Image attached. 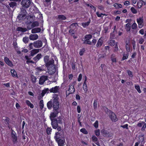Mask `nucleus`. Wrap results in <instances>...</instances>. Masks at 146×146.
<instances>
[{"instance_id":"c756f323","label":"nucleus","mask_w":146,"mask_h":146,"mask_svg":"<svg viewBox=\"0 0 146 146\" xmlns=\"http://www.w3.org/2000/svg\"><path fill=\"white\" fill-rule=\"evenodd\" d=\"M113 6L116 9L121 8L122 7V6L120 4L115 3L113 4Z\"/></svg>"},{"instance_id":"603ef678","label":"nucleus","mask_w":146,"mask_h":146,"mask_svg":"<svg viewBox=\"0 0 146 146\" xmlns=\"http://www.w3.org/2000/svg\"><path fill=\"white\" fill-rule=\"evenodd\" d=\"M52 129L48 127L46 129L47 133L48 134H50L51 132Z\"/></svg>"},{"instance_id":"c85d7f7f","label":"nucleus","mask_w":146,"mask_h":146,"mask_svg":"<svg viewBox=\"0 0 146 146\" xmlns=\"http://www.w3.org/2000/svg\"><path fill=\"white\" fill-rule=\"evenodd\" d=\"M42 57V55L41 54H38L34 58L35 60L37 61L39 60Z\"/></svg>"},{"instance_id":"4be33fe9","label":"nucleus","mask_w":146,"mask_h":146,"mask_svg":"<svg viewBox=\"0 0 146 146\" xmlns=\"http://www.w3.org/2000/svg\"><path fill=\"white\" fill-rule=\"evenodd\" d=\"M25 14L23 15L21 14L19 15L17 17V19H19V20H23L25 18Z\"/></svg>"},{"instance_id":"5fc2aeb1","label":"nucleus","mask_w":146,"mask_h":146,"mask_svg":"<svg viewBox=\"0 0 146 146\" xmlns=\"http://www.w3.org/2000/svg\"><path fill=\"white\" fill-rule=\"evenodd\" d=\"M93 106L94 109H96L97 106V102L95 100L93 103Z\"/></svg>"},{"instance_id":"8fccbe9b","label":"nucleus","mask_w":146,"mask_h":146,"mask_svg":"<svg viewBox=\"0 0 146 146\" xmlns=\"http://www.w3.org/2000/svg\"><path fill=\"white\" fill-rule=\"evenodd\" d=\"M28 38L27 37H24L23 38V41L25 43H27L28 41Z\"/></svg>"},{"instance_id":"9d476101","label":"nucleus","mask_w":146,"mask_h":146,"mask_svg":"<svg viewBox=\"0 0 146 146\" xmlns=\"http://www.w3.org/2000/svg\"><path fill=\"white\" fill-rule=\"evenodd\" d=\"M42 42L40 40H38L35 42L34 46L36 48H40L42 46Z\"/></svg>"},{"instance_id":"5701e85b","label":"nucleus","mask_w":146,"mask_h":146,"mask_svg":"<svg viewBox=\"0 0 146 146\" xmlns=\"http://www.w3.org/2000/svg\"><path fill=\"white\" fill-rule=\"evenodd\" d=\"M39 49H36L32 50L31 51V55L33 56L39 52Z\"/></svg>"},{"instance_id":"58836bf2","label":"nucleus","mask_w":146,"mask_h":146,"mask_svg":"<svg viewBox=\"0 0 146 146\" xmlns=\"http://www.w3.org/2000/svg\"><path fill=\"white\" fill-rule=\"evenodd\" d=\"M128 55L127 54H124L123 55V56L122 58V60H125L126 59L128 58Z\"/></svg>"},{"instance_id":"4d7b16f0","label":"nucleus","mask_w":146,"mask_h":146,"mask_svg":"<svg viewBox=\"0 0 146 146\" xmlns=\"http://www.w3.org/2000/svg\"><path fill=\"white\" fill-rule=\"evenodd\" d=\"M98 121H95V123H94V126L95 128H97L98 127Z\"/></svg>"},{"instance_id":"bf43d9fd","label":"nucleus","mask_w":146,"mask_h":146,"mask_svg":"<svg viewBox=\"0 0 146 146\" xmlns=\"http://www.w3.org/2000/svg\"><path fill=\"white\" fill-rule=\"evenodd\" d=\"M58 79V77L57 75H56L54 79H53L52 81L51 82H55Z\"/></svg>"},{"instance_id":"b1692460","label":"nucleus","mask_w":146,"mask_h":146,"mask_svg":"<svg viewBox=\"0 0 146 146\" xmlns=\"http://www.w3.org/2000/svg\"><path fill=\"white\" fill-rule=\"evenodd\" d=\"M90 20L89 19V20L87 22L82 23V25L84 28H85L89 25L90 23Z\"/></svg>"},{"instance_id":"e2e57ef3","label":"nucleus","mask_w":146,"mask_h":146,"mask_svg":"<svg viewBox=\"0 0 146 146\" xmlns=\"http://www.w3.org/2000/svg\"><path fill=\"white\" fill-rule=\"evenodd\" d=\"M124 5H125V6H127L129 5L130 2L128 1H126L124 3Z\"/></svg>"},{"instance_id":"39448f33","label":"nucleus","mask_w":146,"mask_h":146,"mask_svg":"<svg viewBox=\"0 0 146 146\" xmlns=\"http://www.w3.org/2000/svg\"><path fill=\"white\" fill-rule=\"evenodd\" d=\"M137 22L138 24L139 28H141L143 26V17L137 19Z\"/></svg>"},{"instance_id":"6e6d98bb","label":"nucleus","mask_w":146,"mask_h":146,"mask_svg":"<svg viewBox=\"0 0 146 146\" xmlns=\"http://www.w3.org/2000/svg\"><path fill=\"white\" fill-rule=\"evenodd\" d=\"M144 41V40L142 38H141L139 40V43H140V44H143V42Z\"/></svg>"},{"instance_id":"69168bd1","label":"nucleus","mask_w":146,"mask_h":146,"mask_svg":"<svg viewBox=\"0 0 146 146\" xmlns=\"http://www.w3.org/2000/svg\"><path fill=\"white\" fill-rule=\"evenodd\" d=\"M127 73H128V74L129 75V76L130 77H132V76H133L132 74V72H131V71H128Z\"/></svg>"},{"instance_id":"f3484780","label":"nucleus","mask_w":146,"mask_h":146,"mask_svg":"<svg viewBox=\"0 0 146 146\" xmlns=\"http://www.w3.org/2000/svg\"><path fill=\"white\" fill-rule=\"evenodd\" d=\"M103 43V39L102 38H100L98 40L97 44V46L100 47L101 46Z\"/></svg>"},{"instance_id":"37998d69","label":"nucleus","mask_w":146,"mask_h":146,"mask_svg":"<svg viewBox=\"0 0 146 146\" xmlns=\"http://www.w3.org/2000/svg\"><path fill=\"white\" fill-rule=\"evenodd\" d=\"M92 141L94 142V143H95L96 142H97L98 140L97 138L94 135L92 136Z\"/></svg>"},{"instance_id":"ea45409f","label":"nucleus","mask_w":146,"mask_h":146,"mask_svg":"<svg viewBox=\"0 0 146 146\" xmlns=\"http://www.w3.org/2000/svg\"><path fill=\"white\" fill-rule=\"evenodd\" d=\"M131 10L132 12L134 14H136L137 13V10L134 7H131Z\"/></svg>"},{"instance_id":"774afa93","label":"nucleus","mask_w":146,"mask_h":146,"mask_svg":"<svg viewBox=\"0 0 146 146\" xmlns=\"http://www.w3.org/2000/svg\"><path fill=\"white\" fill-rule=\"evenodd\" d=\"M139 33L142 35H143L144 34V30L143 29H141L139 31Z\"/></svg>"},{"instance_id":"de8ad7c7","label":"nucleus","mask_w":146,"mask_h":146,"mask_svg":"<svg viewBox=\"0 0 146 146\" xmlns=\"http://www.w3.org/2000/svg\"><path fill=\"white\" fill-rule=\"evenodd\" d=\"M31 80L33 82H35L36 80V78L34 76H31Z\"/></svg>"},{"instance_id":"f704fd0d","label":"nucleus","mask_w":146,"mask_h":146,"mask_svg":"<svg viewBox=\"0 0 146 146\" xmlns=\"http://www.w3.org/2000/svg\"><path fill=\"white\" fill-rule=\"evenodd\" d=\"M96 14L98 17H103L104 16H106V14H103L102 13H100L98 12H96Z\"/></svg>"},{"instance_id":"680f3d73","label":"nucleus","mask_w":146,"mask_h":146,"mask_svg":"<svg viewBox=\"0 0 146 146\" xmlns=\"http://www.w3.org/2000/svg\"><path fill=\"white\" fill-rule=\"evenodd\" d=\"M82 75L81 74H80L78 76V81H80L82 79Z\"/></svg>"},{"instance_id":"423d86ee","label":"nucleus","mask_w":146,"mask_h":146,"mask_svg":"<svg viewBox=\"0 0 146 146\" xmlns=\"http://www.w3.org/2000/svg\"><path fill=\"white\" fill-rule=\"evenodd\" d=\"M21 4L23 7L28 8L31 4V2L30 0H23L21 2Z\"/></svg>"},{"instance_id":"a211bd4d","label":"nucleus","mask_w":146,"mask_h":146,"mask_svg":"<svg viewBox=\"0 0 146 146\" xmlns=\"http://www.w3.org/2000/svg\"><path fill=\"white\" fill-rule=\"evenodd\" d=\"M52 127L54 129H56L57 127L58 124L57 123L54 121L52 120Z\"/></svg>"},{"instance_id":"4468645a","label":"nucleus","mask_w":146,"mask_h":146,"mask_svg":"<svg viewBox=\"0 0 146 146\" xmlns=\"http://www.w3.org/2000/svg\"><path fill=\"white\" fill-rule=\"evenodd\" d=\"M29 38L31 40H34L38 38V36L36 34H31L29 36Z\"/></svg>"},{"instance_id":"ddd939ff","label":"nucleus","mask_w":146,"mask_h":146,"mask_svg":"<svg viewBox=\"0 0 146 146\" xmlns=\"http://www.w3.org/2000/svg\"><path fill=\"white\" fill-rule=\"evenodd\" d=\"M47 77L46 76H43L41 77L39 80V84H42L47 79Z\"/></svg>"},{"instance_id":"72a5a7b5","label":"nucleus","mask_w":146,"mask_h":146,"mask_svg":"<svg viewBox=\"0 0 146 146\" xmlns=\"http://www.w3.org/2000/svg\"><path fill=\"white\" fill-rule=\"evenodd\" d=\"M115 43V40H110L109 43V44L112 46H114Z\"/></svg>"},{"instance_id":"3c124183","label":"nucleus","mask_w":146,"mask_h":146,"mask_svg":"<svg viewBox=\"0 0 146 146\" xmlns=\"http://www.w3.org/2000/svg\"><path fill=\"white\" fill-rule=\"evenodd\" d=\"M95 134L97 136H99L100 135V130L99 129H97L95 131Z\"/></svg>"},{"instance_id":"c03bdc74","label":"nucleus","mask_w":146,"mask_h":146,"mask_svg":"<svg viewBox=\"0 0 146 146\" xmlns=\"http://www.w3.org/2000/svg\"><path fill=\"white\" fill-rule=\"evenodd\" d=\"M56 114L54 113H52L50 114V119L51 120H52V118H53L56 117Z\"/></svg>"},{"instance_id":"7ed1b4c3","label":"nucleus","mask_w":146,"mask_h":146,"mask_svg":"<svg viewBox=\"0 0 146 146\" xmlns=\"http://www.w3.org/2000/svg\"><path fill=\"white\" fill-rule=\"evenodd\" d=\"M58 99L57 97L54 98L53 100V107L54 110H56L59 107V104L58 101Z\"/></svg>"},{"instance_id":"f03ea898","label":"nucleus","mask_w":146,"mask_h":146,"mask_svg":"<svg viewBox=\"0 0 146 146\" xmlns=\"http://www.w3.org/2000/svg\"><path fill=\"white\" fill-rule=\"evenodd\" d=\"M49 57L48 56H46L44 57V61L45 63L46 66H52L54 64V60L53 59L49 60Z\"/></svg>"},{"instance_id":"20e7f679","label":"nucleus","mask_w":146,"mask_h":146,"mask_svg":"<svg viewBox=\"0 0 146 146\" xmlns=\"http://www.w3.org/2000/svg\"><path fill=\"white\" fill-rule=\"evenodd\" d=\"M109 116L112 121L115 122L117 121L118 119L115 113L111 112L110 110H109Z\"/></svg>"},{"instance_id":"49530a36","label":"nucleus","mask_w":146,"mask_h":146,"mask_svg":"<svg viewBox=\"0 0 146 146\" xmlns=\"http://www.w3.org/2000/svg\"><path fill=\"white\" fill-rule=\"evenodd\" d=\"M40 106L41 109H42L44 107L43 101V100H41L40 102Z\"/></svg>"},{"instance_id":"cd10ccee","label":"nucleus","mask_w":146,"mask_h":146,"mask_svg":"<svg viewBox=\"0 0 146 146\" xmlns=\"http://www.w3.org/2000/svg\"><path fill=\"white\" fill-rule=\"evenodd\" d=\"M26 103L27 105L31 108H33L34 107V106L33 104L31 103L30 101L28 100L26 101Z\"/></svg>"},{"instance_id":"c9c22d12","label":"nucleus","mask_w":146,"mask_h":146,"mask_svg":"<svg viewBox=\"0 0 146 146\" xmlns=\"http://www.w3.org/2000/svg\"><path fill=\"white\" fill-rule=\"evenodd\" d=\"M85 50L84 48H83L80 50V51L79 52V54L80 56H82L84 54L85 52Z\"/></svg>"},{"instance_id":"a878e982","label":"nucleus","mask_w":146,"mask_h":146,"mask_svg":"<svg viewBox=\"0 0 146 146\" xmlns=\"http://www.w3.org/2000/svg\"><path fill=\"white\" fill-rule=\"evenodd\" d=\"M101 133L104 136L108 137H109V135H108V133L107 131L104 129H103L101 130Z\"/></svg>"},{"instance_id":"1a4fd4ad","label":"nucleus","mask_w":146,"mask_h":146,"mask_svg":"<svg viewBox=\"0 0 146 146\" xmlns=\"http://www.w3.org/2000/svg\"><path fill=\"white\" fill-rule=\"evenodd\" d=\"M56 19L60 21H61L65 20L66 19V17L63 15H60L56 16Z\"/></svg>"},{"instance_id":"13d9d810","label":"nucleus","mask_w":146,"mask_h":146,"mask_svg":"<svg viewBox=\"0 0 146 146\" xmlns=\"http://www.w3.org/2000/svg\"><path fill=\"white\" fill-rule=\"evenodd\" d=\"M139 139H140V140L142 141H143L144 139V137L143 135H140L139 136Z\"/></svg>"},{"instance_id":"09e8293b","label":"nucleus","mask_w":146,"mask_h":146,"mask_svg":"<svg viewBox=\"0 0 146 146\" xmlns=\"http://www.w3.org/2000/svg\"><path fill=\"white\" fill-rule=\"evenodd\" d=\"M137 24L135 22L131 26V28L133 29H135L137 28Z\"/></svg>"},{"instance_id":"79ce46f5","label":"nucleus","mask_w":146,"mask_h":146,"mask_svg":"<svg viewBox=\"0 0 146 146\" xmlns=\"http://www.w3.org/2000/svg\"><path fill=\"white\" fill-rule=\"evenodd\" d=\"M121 11H115L113 12V14L114 15H116L121 14Z\"/></svg>"},{"instance_id":"6e6552de","label":"nucleus","mask_w":146,"mask_h":146,"mask_svg":"<svg viewBox=\"0 0 146 146\" xmlns=\"http://www.w3.org/2000/svg\"><path fill=\"white\" fill-rule=\"evenodd\" d=\"M92 36L91 35H86L85 36L84 39V43H87L88 44H91V42L90 41V40Z\"/></svg>"},{"instance_id":"dca6fc26","label":"nucleus","mask_w":146,"mask_h":146,"mask_svg":"<svg viewBox=\"0 0 146 146\" xmlns=\"http://www.w3.org/2000/svg\"><path fill=\"white\" fill-rule=\"evenodd\" d=\"M58 87L57 86H56L54 87L51 88L50 90V91L51 92L56 93L58 92Z\"/></svg>"},{"instance_id":"6ab92c4d","label":"nucleus","mask_w":146,"mask_h":146,"mask_svg":"<svg viewBox=\"0 0 146 146\" xmlns=\"http://www.w3.org/2000/svg\"><path fill=\"white\" fill-rule=\"evenodd\" d=\"M68 91L70 94L73 93L75 91V89L73 85H70L69 87Z\"/></svg>"},{"instance_id":"864d4df0","label":"nucleus","mask_w":146,"mask_h":146,"mask_svg":"<svg viewBox=\"0 0 146 146\" xmlns=\"http://www.w3.org/2000/svg\"><path fill=\"white\" fill-rule=\"evenodd\" d=\"M115 47H114V48H115L114 50L115 51H117L118 50V43L116 42L115 44Z\"/></svg>"},{"instance_id":"aec40b11","label":"nucleus","mask_w":146,"mask_h":146,"mask_svg":"<svg viewBox=\"0 0 146 146\" xmlns=\"http://www.w3.org/2000/svg\"><path fill=\"white\" fill-rule=\"evenodd\" d=\"M11 73L12 76L13 77H16L18 78L17 75L15 70L11 69Z\"/></svg>"},{"instance_id":"e433bc0d","label":"nucleus","mask_w":146,"mask_h":146,"mask_svg":"<svg viewBox=\"0 0 146 146\" xmlns=\"http://www.w3.org/2000/svg\"><path fill=\"white\" fill-rule=\"evenodd\" d=\"M48 88H46L43 90L41 94L42 96H43L44 95L48 92Z\"/></svg>"},{"instance_id":"f8f14e48","label":"nucleus","mask_w":146,"mask_h":146,"mask_svg":"<svg viewBox=\"0 0 146 146\" xmlns=\"http://www.w3.org/2000/svg\"><path fill=\"white\" fill-rule=\"evenodd\" d=\"M4 61L5 63L9 66L10 67H13V64L12 62L9 60L8 57H5Z\"/></svg>"},{"instance_id":"412c9836","label":"nucleus","mask_w":146,"mask_h":146,"mask_svg":"<svg viewBox=\"0 0 146 146\" xmlns=\"http://www.w3.org/2000/svg\"><path fill=\"white\" fill-rule=\"evenodd\" d=\"M41 31V29L39 28H37L33 29L31 30L32 33H36L40 32Z\"/></svg>"},{"instance_id":"4c0bfd02","label":"nucleus","mask_w":146,"mask_h":146,"mask_svg":"<svg viewBox=\"0 0 146 146\" xmlns=\"http://www.w3.org/2000/svg\"><path fill=\"white\" fill-rule=\"evenodd\" d=\"M47 106L48 108L49 109H50L52 107V102L51 101H50L48 102L47 104Z\"/></svg>"},{"instance_id":"9b49d317","label":"nucleus","mask_w":146,"mask_h":146,"mask_svg":"<svg viewBox=\"0 0 146 146\" xmlns=\"http://www.w3.org/2000/svg\"><path fill=\"white\" fill-rule=\"evenodd\" d=\"M11 136L13 142L14 143H16L17 140V134L14 131H12Z\"/></svg>"},{"instance_id":"473e14b6","label":"nucleus","mask_w":146,"mask_h":146,"mask_svg":"<svg viewBox=\"0 0 146 146\" xmlns=\"http://www.w3.org/2000/svg\"><path fill=\"white\" fill-rule=\"evenodd\" d=\"M135 89L137 90L139 93H141V92L140 89V86L138 85H136L135 86Z\"/></svg>"},{"instance_id":"338daca9","label":"nucleus","mask_w":146,"mask_h":146,"mask_svg":"<svg viewBox=\"0 0 146 146\" xmlns=\"http://www.w3.org/2000/svg\"><path fill=\"white\" fill-rule=\"evenodd\" d=\"M38 23L37 22H34L32 24V26L33 27H34L36 26H38Z\"/></svg>"},{"instance_id":"2eb2a0df","label":"nucleus","mask_w":146,"mask_h":146,"mask_svg":"<svg viewBox=\"0 0 146 146\" xmlns=\"http://www.w3.org/2000/svg\"><path fill=\"white\" fill-rule=\"evenodd\" d=\"M46 69V67L43 66L41 67H38L36 68V70L38 73H39L40 72L45 70Z\"/></svg>"},{"instance_id":"0e129e2a","label":"nucleus","mask_w":146,"mask_h":146,"mask_svg":"<svg viewBox=\"0 0 146 146\" xmlns=\"http://www.w3.org/2000/svg\"><path fill=\"white\" fill-rule=\"evenodd\" d=\"M77 112L78 113H80L81 111L80 107L79 106H78L77 107Z\"/></svg>"},{"instance_id":"a19ab883","label":"nucleus","mask_w":146,"mask_h":146,"mask_svg":"<svg viewBox=\"0 0 146 146\" xmlns=\"http://www.w3.org/2000/svg\"><path fill=\"white\" fill-rule=\"evenodd\" d=\"M80 131L83 133L86 134L88 133L87 131L84 128H82L80 130Z\"/></svg>"},{"instance_id":"0eeeda50","label":"nucleus","mask_w":146,"mask_h":146,"mask_svg":"<svg viewBox=\"0 0 146 146\" xmlns=\"http://www.w3.org/2000/svg\"><path fill=\"white\" fill-rule=\"evenodd\" d=\"M46 67L48 68V72L49 74L52 75L54 73L55 70L54 64L52 66H48Z\"/></svg>"},{"instance_id":"393cba45","label":"nucleus","mask_w":146,"mask_h":146,"mask_svg":"<svg viewBox=\"0 0 146 146\" xmlns=\"http://www.w3.org/2000/svg\"><path fill=\"white\" fill-rule=\"evenodd\" d=\"M126 48L127 51V52L130 51V43L129 42H126Z\"/></svg>"},{"instance_id":"7c9ffc66","label":"nucleus","mask_w":146,"mask_h":146,"mask_svg":"<svg viewBox=\"0 0 146 146\" xmlns=\"http://www.w3.org/2000/svg\"><path fill=\"white\" fill-rule=\"evenodd\" d=\"M17 30L19 31H21L22 32H25L27 30V29L25 28H23L22 27H19L17 28Z\"/></svg>"},{"instance_id":"a18cd8bd","label":"nucleus","mask_w":146,"mask_h":146,"mask_svg":"<svg viewBox=\"0 0 146 146\" xmlns=\"http://www.w3.org/2000/svg\"><path fill=\"white\" fill-rule=\"evenodd\" d=\"M9 5L11 7H13L16 6V3L14 2H12L9 3Z\"/></svg>"},{"instance_id":"2f4dec72","label":"nucleus","mask_w":146,"mask_h":146,"mask_svg":"<svg viewBox=\"0 0 146 146\" xmlns=\"http://www.w3.org/2000/svg\"><path fill=\"white\" fill-rule=\"evenodd\" d=\"M131 29V25L129 23H127L126 25V29L127 31H130Z\"/></svg>"},{"instance_id":"bb28decb","label":"nucleus","mask_w":146,"mask_h":146,"mask_svg":"<svg viewBox=\"0 0 146 146\" xmlns=\"http://www.w3.org/2000/svg\"><path fill=\"white\" fill-rule=\"evenodd\" d=\"M83 88L85 93H86L88 91V88L86 82H84L83 85Z\"/></svg>"},{"instance_id":"f257e3e1","label":"nucleus","mask_w":146,"mask_h":146,"mask_svg":"<svg viewBox=\"0 0 146 146\" xmlns=\"http://www.w3.org/2000/svg\"><path fill=\"white\" fill-rule=\"evenodd\" d=\"M59 134V133L58 132L55 133V136L54 137L56 140L57 142L58 146H64L66 143L65 139H58V137H57V135H58Z\"/></svg>"},{"instance_id":"052dcab7","label":"nucleus","mask_w":146,"mask_h":146,"mask_svg":"<svg viewBox=\"0 0 146 146\" xmlns=\"http://www.w3.org/2000/svg\"><path fill=\"white\" fill-rule=\"evenodd\" d=\"M144 123V122H140L137 125L138 127H141L142 126Z\"/></svg>"}]
</instances>
